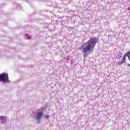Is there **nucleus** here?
I'll return each instance as SVG.
<instances>
[{
    "mask_svg": "<svg viewBox=\"0 0 130 130\" xmlns=\"http://www.w3.org/2000/svg\"><path fill=\"white\" fill-rule=\"evenodd\" d=\"M0 120H1L3 124L6 123L7 122V117L6 116H0Z\"/></svg>",
    "mask_w": 130,
    "mask_h": 130,
    "instance_id": "obj_4",
    "label": "nucleus"
},
{
    "mask_svg": "<svg viewBox=\"0 0 130 130\" xmlns=\"http://www.w3.org/2000/svg\"><path fill=\"white\" fill-rule=\"evenodd\" d=\"M0 82H3V83H9V74L5 73L0 74Z\"/></svg>",
    "mask_w": 130,
    "mask_h": 130,
    "instance_id": "obj_2",
    "label": "nucleus"
},
{
    "mask_svg": "<svg viewBox=\"0 0 130 130\" xmlns=\"http://www.w3.org/2000/svg\"><path fill=\"white\" fill-rule=\"evenodd\" d=\"M119 54H120V56L118 55L117 57L118 58H121V53H120Z\"/></svg>",
    "mask_w": 130,
    "mask_h": 130,
    "instance_id": "obj_6",
    "label": "nucleus"
},
{
    "mask_svg": "<svg viewBox=\"0 0 130 130\" xmlns=\"http://www.w3.org/2000/svg\"><path fill=\"white\" fill-rule=\"evenodd\" d=\"M45 117H46V118H47L48 117H49V116H48V115H46V116H45Z\"/></svg>",
    "mask_w": 130,
    "mask_h": 130,
    "instance_id": "obj_7",
    "label": "nucleus"
},
{
    "mask_svg": "<svg viewBox=\"0 0 130 130\" xmlns=\"http://www.w3.org/2000/svg\"><path fill=\"white\" fill-rule=\"evenodd\" d=\"M38 110L39 111L43 112V111H44V110H45V109H44V108H41L38 109Z\"/></svg>",
    "mask_w": 130,
    "mask_h": 130,
    "instance_id": "obj_5",
    "label": "nucleus"
},
{
    "mask_svg": "<svg viewBox=\"0 0 130 130\" xmlns=\"http://www.w3.org/2000/svg\"><path fill=\"white\" fill-rule=\"evenodd\" d=\"M130 64H127V67H129Z\"/></svg>",
    "mask_w": 130,
    "mask_h": 130,
    "instance_id": "obj_8",
    "label": "nucleus"
},
{
    "mask_svg": "<svg viewBox=\"0 0 130 130\" xmlns=\"http://www.w3.org/2000/svg\"><path fill=\"white\" fill-rule=\"evenodd\" d=\"M43 117V112H38L36 113V117L37 120H38L37 123H40L41 122L40 119H41V118H42Z\"/></svg>",
    "mask_w": 130,
    "mask_h": 130,
    "instance_id": "obj_3",
    "label": "nucleus"
},
{
    "mask_svg": "<svg viewBox=\"0 0 130 130\" xmlns=\"http://www.w3.org/2000/svg\"><path fill=\"white\" fill-rule=\"evenodd\" d=\"M98 40L96 37L91 38L86 43L81 46L82 49V53H84L83 56L86 58L89 53L88 52H94V48L96 46V43H98Z\"/></svg>",
    "mask_w": 130,
    "mask_h": 130,
    "instance_id": "obj_1",
    "label": "nucleus"
}]
</instances>
